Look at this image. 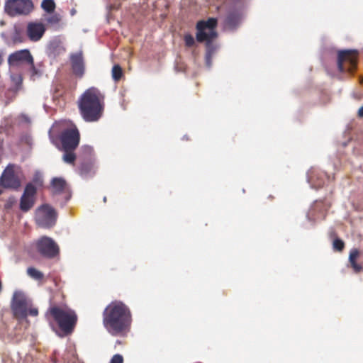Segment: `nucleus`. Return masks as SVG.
Instances as JSON below:
<instances>
[{"mask_svg": "<svg viewBox=\"0 0 363 363\" xmlns=\"http://www.w3.org/2000/svg\"><path fill=\"white\" fill-rule=\"evenodd\" d=\"M102 323L111 335H126L132 323V313L129 307L121 301H111L102 313Z\"/></svg>", "mask_w": 363, "mask_h": 363, "instance_id": "nucleus-1", "label": "nucleus"}, {"mask_svg": "<svg viewBox=\"0 0 363 363\" xmlns=\"http://www.w3.org/2000/svg\"><path fill=\"white\" fill-rule=\"evenodd\" d=\"M104 96L96 87L84 91L78 99V108L83 120L91 123L98 121L103 115Z\"/></svg>", "mask_w": 363, "mask_h": 363, "instance_id": "nucleus-2", "label": "nucleus"}, {"mask_svg": "<svg viewBox=\"0 0 363 363\" xmlns=\"http://www.w3.org/2000/svg\"><path fill=\"white\" fill-rule=\"evenodd\" d=\"M218 21L216 18H209L207 21H199L196 23V39L199 43H206L205 62L210 69L212 66V58L219 49V45L213 43V40L218 37L216 30Z\"/></svg>", "mask_w": 363, "mask_h": 363, "instance_id": "nucleus-3", "label": "nucleus"}, {"mask_svg": "<svg viewBox=\"0 0 363 363\" xmlns=\"http://www.w3.org/2000/svg\"><path fill=\"white\" fill-rule=\"evenodd\" d=\"M46 316H50L57 323L62 333L59 335L62 337L71 335L78 320L76 312L67 306H50L46 313Z\"/></svg>", "mask_w": 363, "mask_h": 363, "instance_id": "nucleus-4", "label": "nucleus"}, {"mask_svg": "<svg viewBox=\"0 0 363 363\" xmlns=\"http://www.w3.org/2000/svg\"><path fill=\"white\" fill-rule=\"evenodd\" d=\"M11 309L13 317L19 322L26 319L27 316H37L38 310L33 307L31 301L22 291H15L11 302Z\"/></svg>", "mask_w": 363, "mask_h": 363, "instance_id": "nucleus-5", "label": "nucleus"}, {"mask_svg": "<svg viewBox=\"0 0 363 363\" xmlns=\"http://www.w3.org/2000/svg\"><path fill=\"white\" fill-rule=\"evenodd\" d=\"M57 218V213L52 206L43 204L36 210L35 220L39 227L49 229L55 225Z\"/></svg>", "mask_w": 363, "mask_h": 363, "instance_id": "nucleus-6", "label": "nucleus"}, {"mask_svg": "<svg viewBox=\"0 0 363 363\" xmlns=\"http://www.w3.org/2000/svg\"><path fill=\"white\" fill-rule=\"evenodd\" d=\"M33 9L31 0H7L5 3V12L10 16L28 15Z\"/></svg>", "mask_w": 363, "mask_h": 363, "instance_id": "nucleus-7", "label": "nucleus"}, {"mask_svg": "<svg viewBox=\"0 0 363 363\" xmlns=\"http://www.w3.org/2000/svg\"><path fill=\"white\" fill-rule=\"evenodd\" d=\"M38 252L43 257L53 259L58 256L60 249L55 240L47 236H43L36 242Z\"/></svg>", "mask_w": 363, "mask_h": 363, "instance_id": "nucleus-8", "label": "nucleus"}, {"mask_svg": "<svg viewBox=\"0 0 363 363\" xmlns=\"http://www.w3.org/2000/svg\"><path fill=\"white\" fill-rule=\"evenodd\" d=\"M62 150H75L80 141V134L76 128H66L62 131L59 137Z\"/></svg>", "mask_w": 363, "mask_h": 363, "instance_id": "nucleus-9", "label": "nucleus"}, {"mask_svg": "<svg viewBox=\"0 0 363 363\" xmlns=\"http://www.w3.org/2000/svg\"><path fill=\"white\" fill-rule=\"evenodd\" d=\"M1 186L5 189L17 190L21 186V181L14 172V164H9L0 177Z\"/></svg>", "mask_w": 363, "mask_h": 363, "instance_id": "nucleus-10", "label": "nucleus"}, {"mask_svg": "<svg viewBox=\"0 0 363 363\" xmlns=\"http://www.w3.org/2000/svg\"><path fill=\"white\" fill-rule=\"evenodd\" d=\"M357 52V50L354 49L342 50L338 52L337 64L338 70L340 72L345 71L344 62H348L350 64V67L348 68L350 71L355 68L357 63L356 55Z\"/></svg>", "mask_w": 363, "mask_h": 363, "instance_id": "nucleus-11", "label": "nucleus"}, {"mask_svg": "<svg viewBox=\"0 0 363 363\" xmlns=\"http://www.w3.org/2000/svg\"><path fill=\"white\" fill-rule=\"evenodd\" d=\"M33 55L27 48L15 51L8 57V64L10 67H18L21 65L33 64Z\"/></svg>", "mask_w": 363, "mask_h": 363, "instance_id": "nucleus-12", "label": "nucleus"}, {"mask_svg": "<svg viewBox=\"0 0 363 363\" xmlns=\"http://www.w3.org/2000/svg\"><path fill=\"white\" fill-rule=\"evenodd\" d=\"M69 60L73 74L82 78L85 72V62L82 50L76 52H72L69 55Z\"/></svg>", "mask_w": 363, "mask_h": 363, "instance_id": "nucleus-13", "label": "nucleus"}, {"mask_svg": "<svg viewBox=\"0 0 363 363\" xmlns=\"http://www.w3.org/2000/svg\"><path fill=\"white\" fill-rule=\"evenodd\" d=\"M242 16V14L240 10L230 11L224 21L225 28L231 31L236 30L241 22Z\"/></svg>", "mask_w": 363, "mask_h": 363, "instance_id": "nucleus-14", "label": "nucleus"}, {"mask_svg": "<svg viewBox=\"0 0 363 363\" xmlns=\"http://www.w3.org/2000/svg\"><path fill=\"white\" fill-rule=\"evenodd\" d=\"M45 28L40 23H29L27 28L28 36L30 40L38 41L43 35Z\"/></svg>", "mask_w": 363, "mask_h": 363, "instance_id": "nucleus-15", "label": "nucleus"}, {"mask_svg": "<svg viewBox=\"0 0 363 363\" xmlns=\"http://www.w3.org/2000/svg\"><path fill=\"white\" fill-rule=\"evenodd\" d=\"M65 51V48L62 41L59 38H54L48 44L45 52L49 57L55 58Z\"/></svg>", "mask_w": 363, "mask_h": 363, "instance_id": "nucleus-16", "label": "nucleus"}, {"mask_svg": "<svg viewBox=\"0 0 363 363\" xmlns=\"http://www.w3.org/2000/svg\"><path fill=\"white\" fill-rule=\"evenodd\" d=\"M79 174L83 179L92 177L95 174L93 164L90 162H82L79 167Z\"/></svg>", "mask_w": 363, "mask_h": 363, "instance_id": "nucleus-17", "label": "nucleus"}, {"mask_svg": "<svg viewBox=\"0 0 363 363\" xmlns=\"http://www.w3.org/2000/svg\"><path fill=\"white\" fill-rule=\"evenodd\" d=\"M67 185L66 181L62 177H54L51 181V186L55 194H61Z\"/></svg>", "mask_w": 363, "mask_h": 363, "instance_id": "nucleus-18", "label": "nucleus"}, {"mask_svg": "<svg viewBox=\"0 0 363 363\" xmlns=\"http://www.w3.org/2000/svg\"><path fill=\"white\" fill-rule=\"evenodd\" d=\"M34 203V198L21 196L19 207L23 212H28L33 206Z\"/></svg>", "mask_w": 363, "mask_h": 363, "instance_id": "nucleus-19", "label": "nucleus"}, {"mask_svg": "<svg viewBox=\"0 0 363 363\" xmlns=\"http://www.w3.org/2000/svg\"><path fill=\"white\" fill-rule=\"evenodd\" d=\"M359 255V251L357 249H352L349 255V261L355 271H359L362 267L356 263V259Z\"/></svg>", "mask_w": 363, "mask_h": 363, "instance_id": "nucleus-20", "label": "nucleus"}, {"mask_svg": "<svg viewBox=\"0 0 363 363\" xmlns=\"http://www.w3.org/2000/svg\"><path fill=\"white\" fill-rule=\"evenodd\" d=\"M75 150H63L64 155L62 156V160L67 164H74L76 160L77 156L74 153Z\"/></svg>", "mask_w": 363, "mask_h": 363, "instance_id": "nucleus-21", "label": "nucleus"}, {"mask_svg": "<svg viewBox=\"0 0 363 363\" xmlns=\"http://www.w3.org/2000/svg\"><path fill=\"white\" fill-rule=\"evenodd\" d=\"M37 189L38 188L33 185V183H28L25 186L22 196L26 197L31 196L32 198H34V196L37 192Z\"/></svg>", "mask_w": 363, "mask_h": 363, "instance_id": "nucleus-22", "label": "nucleus"}, {"mask_svg": "<svg viewBox=\"0 0 363 363\" xmlns=\"http://www.w3.org/2000/svg\"><path fill=\"white\" fill-rule=\"evenodd\" d=\"M41 8L47 13H52L55 9V3L54 0H43Z\"/></svg>", "mask_w": 363, "mask_h": 363, "instance_id": "nucleus-23", "label": "nucleus"}, {"mask_svg": "<svg viewBox=\"0 0 363 363\" xmlns=\"http://www.w3.org/2000/svg\"><path fill=\"white\" fill-rule=\"evenodd\" d=\"M112 78L114 81H118L123 74V71L119 65H114L111 70Z\"/></svg>", "mask_w": 363, "mask_h": 363, "instance_id": "nucleus-24", "label": "nucleus"}, {"mask_svg": "<svg viewBox=\"0 0 363 363\" xmlns=\"http://www.w3.org/2000/svg\"><path fill=\"white\" fill-rule=\"evenodd\" d=\"M30 183H33L37 188L40 187L43 184V175L39 171H36L33 177L32 181Z\"/></svg>", "mask_w": 363, "mask_h": 363, "instance_id": "nucleus-25", "label": "nucleus"}, {"mask_svg": "<svg viewBox=\"0 0 363 363\" xmlns=\"http://www.w3.org/2000/svg\"><path fill=\"white\" fill-rule=\"evenodd\" d=\"M12 40L13 43H18L23 42V37L21 35V30L17 27H14V30L12 35Z\"/></svg>", "mask_w": 363, "mask_h": 363, "instance_id": "nucleus-26", "label": "nucleus"}, {"mask_svg": "<svg viewBox=\"0 0 363 363\" xmlns=\"http://www.w3.org/2000/svg\"><path fill=\"white\" fill-rule=\"evenodd\" d=\"M345 243L344 242L340 239V238H335L333 243V248L334 250L340 252L344 249Z\"/></svg>", "mask_w": 363, "mask_h": 363, "instance_id": "nucleus-27", "label": "nucleus"}, {"mask_svg": "<svg viewBox=\"0 0 363 363\" xmlns=\"http://www.w3.org/2000/svg\"><path fill=\"white\" fill-rule=\"evenodd\" d=\"M29 65L30 69V74L31 77H40L41 75V72L36 68L34 64V59L33 58V64H28Z\"/></svg>", "mask_w": 363, "mask_h": 363, "instance_id": "nucleus-28", "label": "nucleus"}, {"mask_svg": "<svg viewBox=\"0 0 363 363\" xmlns=\"http://www.w3.org/2000/svg\"><path fill=\"white\" fill-rule=\"evenodd\" d=\"M184 40L185 42V45L189 48L193 46L195 43L194 38L190 33L185 34Z\"/></svg>", "mask_w": 363, "mask_h": 363, "instance_id": "nucleus-29", "label": "nucleus"}, {"mask_svg": "<svg viewBox=\"0 0 363 363\" xmlns=\"http://www.w3.org/2000/svg\"><path fill=\"white\" fill-rule=\"evenodd\" d=\"M111 363H123V357L119 354H114L111 359Z\"/></svg>", "mask_w": 363, "mask_h": 363, "instance_id": "nucleus-30", "label": "nucleus"}, {"mask_svg": "<svg viewBox=\"0 0 363 363\" xmlns=\"http://www.w3.org/2000/svg\"><path fill=\"white\" fill-rule=\"evenodd\" d=\"M29 275L33 279L39 283H41L44 279V274H29Z\"/></svg>", "mask_w": 363, "mask_h": 363, "instance_id": "nucleus-31", "label": "nucleus"}, {"mask_svg": "<svg viewBox=\"0 0 363 363\" xmlns=\"http://www.w3.org/2000/svg\"><path fill=\"white\" fill-rule=\"evenodd\" d=\"M59 21H60V18L57 14L52 15L48 18V22L52 23V24L58 23Z\"/></svg>", "mask_w": 363, "mask_h": 363, "instance_id": "nucleus-32", "label": "nucleus"}, {"mask_svg": "<svg viewBox=\"0 0 363 363\" xmlns=\"http://www.w3.org/2000/svg\"><path fill=\"white\" fill-rule=\"evenodd\" d=\"M21 121L23 123L29 124L31 122L30 117L26 114H21Z\"/></svg>", "mask_w": 363, "mask_h": 363, "instance_id": "nucleus-33", "label": "nucleus"}, {"mask_svg": "<svg viewBox=\"0 0 363 363\" xmlns=\"http://www.w3.org/2000/svg\"><path fill=\"white\" fill-rule=\"evenodd\" d=\"M49 138L51 141V143L55 145H57L56 140L55 138L51 135V130H49Z\"/></svg>", "mask_w": 363, "mask_h": 363, "instance_id": "nucleus-34", "label": "nucleus"}, {"mask_svg": "<svg viewBox=\"0 0 363 363\" xmlns=\"http://www.w3.org/2000/svg\"><path fill=\"white\" fill-rule=\"evenodd\" d=\"M26 272H40L33 267H30L26 269Z\"/></svg>", "mask_w": 363, "mask_h": 363, "instance_id": "nucleus-35", "label": "nucleus"}, {"mask_svg": "<svg viewBox=\"0 0 363 363\" xmlns=\"http://www.w3.org/2000/svg\"><path fill=\"white\" fill-rule=\"evenodd\" d=\"M357 116L359 117V118H363V106H361L358 111H357Z\"/></svg>", "mask_w": 363, "mask_h": 363, "instance_id": "nucleus-36", "label": "nucleus"}, {"mask_svg": "<svg viewBox=\"0 0 363 363\" xmlns=\"http://www.w3.org/2000/svg\"><path fill=\"white\" fill-rule=\"evenodd\" d=\"M4 59H3V52L0 50V66L3 63Z\"/></svg>", "mask_w": 363, "mask_h": 363, "instance_id": "nucleus-37", "label": "nucleus"}, {"mask_svg": "<svg viewBox=\"0 0 363 363\" xmlns=\"http://www.w3.org/2000/svg\"><path fill=\"white\" fill-rule=\"evenodd\" d=\"M84 148H85V149H86V150H88L89 151H91V147L90 146H88V145L84 146Z\"/></svg>", "mask_w": 363, "mask_h": 363, "instance_id": "nucleus-38", "label": "nucleus"}, {"mask_svg": "<svg viewBox=\"0 0 363 363\" xmlns=\"http://www.w3.org/2000/svg\"><path fill=\"white\" fill-rule=\"evenodd\" d=\"M103 201H104V202H105V203L106 202V201H107V198H106V196H104V197L103 198Z\"/></svg>", "mask_w": 363, "mask_h": 363, "instance_id": "nucleus-39", "label": "nucleus"}, {"mask_svg": "<svg viewBox=\"0 0 363 363\" xmlns=\"http://www.w3.org/2000/svg\"><path fill=\"white\" fill-rule=\"evenodd\" d=\"M1 35L3 38H6V35L4 33H2Z\"/></svg>", "mask_w": 363, "mask_h": 363, "instance_id": "nucleus-40", "label": "nucleus"}, {"mask_svg": "<svg viewBox=\"0 0 363 363\" xmlns=\"http://www.w3.org/2000/svg\"><path fill=\"white\" fill-rule=\"evenodd\" d=\"M13 198H9L10 202H12L13 201Z\"/></svg>", "mask_w": 363, "mask_h": 363, "instance_id": "nucleus-41", "label": "nucleus"}, {"mask_svg": "<svg viewBox=\"0 0 363 363\" xmlns=\"http://www.w3.org/2000/svg\"><path fill=\"white\" fill-rule=\"evenodd\" d=\"M69 198H70V196H67L66 200L68 201L69 199Z\"/></svg>", "mask_w": 363, "mask_h": 363, "instance_id": "nucleus-42", "label": "nucleus"}, {"mask_svg": "<svg viewBox=\"0 0 363 363\" xmlns=\"http://www.w3.org/2000/svg\"><path fill=\"white\" fill-rule=\"evenodd\" d=\"M184 139H188V137H186V135H184Z\"/></svg>", "mask_w": 363, "mask_h": 363, "instance_id": "nucleus-43", "label": "nucleus"}, {"mask_svg": "<svg viewBox=\"0 0 363 363\" xmlns=\"http://www.w3.org/2000/svg\"><path fill=\"white\" fill-rule=\"evenodd\" d=\"M184 139H188V137H186V135H184Z\"/></svg>", "mask_w": 363, "mask_h": 363, "instance_id": "nucleus-44", "label": "nucleus"}, {"mask_svg": "<svg viewBox=\"0 0 363 363\" xmlns=\"http://www.w3.org/2000/svg\"><path fill=\"white\" fill-rule=\"evenodd\" d=\"M184 139H188V137H186V135H184Z\"/></svg>", "mask_w": 363, "mask_h": 363, "instance_id": "nucleus-45", "label": "nucleus"}, {"mask_svg": "<svg viewBox=\"0 0 363 363\" xmlns=\"http://www.w3.org/2000/svg\"><path fill=\"white\" fill-rule=\"evenodd\" d=\"M116 343L120 344V343H121V342H120L119 340H117Z\"/></svg>", "mask_w": 363, "mask_h": 363, "instance_id": "nucleus-46", "label": "nucleus"}, {"mask_svg": "<svg viewBox=\"0 0 363 363\" xmlns=\"http://www.w3.org/2000/svg\"><path fill=\"white\" fill-rule=\"evenodd\" d=\"M75 12L74 10H72V13L73 14Z\"/></svg>", "mask_w": 363, "mask_h": 363, "instance_id": "nucleus-47", "label": "nucleus"}]
</instances>
